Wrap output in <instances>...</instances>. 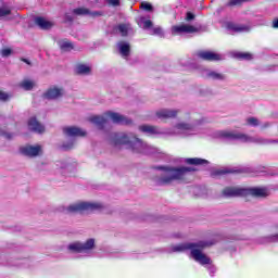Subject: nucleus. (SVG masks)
Returning a JSON list of instances; mask_svg holds the SVG:
<instances>
[{"label": "nucleus", "instance_id": "nucleus-42", "mask_svg": "<svg viewBox=\"0 0 278 278\" xmlns=\"http://www.w3.org/2000/svg\"><path fill=\"white\" fill-rule=\"evenodd\" d=\"M270 126V123L266 122L264 124H261V129H267V127Z\"/></svg>", "mask_w": 278, "mask_h": 278}, {"label": "nucleus", "instance_id": "nucleus-47", "mask_svg": "<svg viewBox=\"0 0 278 278\" xmlns=\"http://www.w3.org/2000/svg\"><path fill=\"white\" fill-rule=\"evenodd\" d=\"M61 168H66V164L61 163Z\"/></svg>", "mask_w": 278, "mask_h": 278}, {"label": "nucleus", "instance_id": "nucleus-9", "mask_svg": "<svg viewBox=\"0 0 278 278\" xmlns=\"http://www.w3.org/2000/svg\"><path fill=\"white\" fill-rule=\"evenodd\" d=\"M256 197L257 199H264L270 195V190L266 187H251L245 188V197Z\"/></svg>", "mask_w": 278, "mask_h": 278}, {"label": "nucleus", "instance_id": "nucleus-24", "mask_svg": "<svg viewBox=\"0 0 278 278\" xmlns=\"http://www.w3.org/2000/svg\"><path fill=\"white\" fill-rule=\"evenodd\" d=\"M58 45L61 51H73V49H75V46L73 45V42H71L67 39H60L58 41Z\"/></svg>", "mask_w": 278, "mask_h": 278}, {"label": "nucleus", "instance_id": "nucleus-4", "mask_svg": "<svg viewBox=\"0 0 278 278\" xmlns=\"http://www.w3.org/2000/svg\"><path fill=\"white\" fill-rule=\"evenodd\" d=\"M155 169L160 173V177L156 178L159 186H168L173 181H186L188 175L192 173V168L186 166H157Z\"/></svg>", "mask_w": 278, "mask_h": 278}, {"label": "nucleus", "instance_id": "nucleus-10", "mask_svg": "<svg viewBox=\"0 0 278 278\" xmlns=\"http://www.w3.org/2000/svg\"><path fill=\"white\" fill-rule=\"evenodd\" d=\"M198 31H199V28L188 24H181V25H176L172 27V34L174 36L176 35L181 36V34H197Z\"/></svg>", "mask_w": 278, "mask_h": 278}, {"label": "nucleus", "instance_id": "nucleus-25", "mask_svg": "<svg viewBox=\"0 0 278 278\" xmlns=\"http://www.w3.org/2000/svg\"><path fill=\"white\" fill-rule=\"evenodd\" d=\"M232 58H236L237 60H251L253 58L252 53L249 52H231Z\"/></svg>", "mask_w": 278, "mask_h": 278}, {"label": "nucleus", "instance_id": "nucleus-19", "mask_svg": "<svg viewBox=\"0 0 278 278\" xmlns=\"http://www.w3.org/2000/svg\"><path fill=\"white\" fill-rule=\"evenodd\" d=\"M28 128L30 131H35L36 134H42L45 132V126L36 119V117H31L28 121Z\"/></svg>", "mask_w": 278, "mask_h": 278}, {"label": "nucleus", "instance_id": "nucleus-39", "mask_svg": "<svg viewBox=\"0 0 278 278\" xmlns=\"http://www.w3.org/2000/svg\"><path fill=\"white\" fill-rule=\"evenodd\" d=\"M186 21H194V13L188 12L186 15Z\"/></svg>", "mask_w": 278, "mask_h": 278}, {"label": "nucleus", "instance_id": "nucleus-22", "mask_svg": "<svg viewBox=\"0 0 278 278\" xmlns=\"http://www.w3.org/2000/svg\"><path fill=\"white\" fill-rule=\"evenodd\" d=\"M35 23L40 29H51V27H53V22L48 21L45 17H36Z\"/></svg>", "mask_w": 278, "mask_h": 278}, {"label": "nucleus", "instance_id": "nucleus-28", "mask_svg": "<svg viewBox=\"0 0 278 278\" xmlns=\"http://www.w3.org/2000/svg\"><path fill=\"white\" fill-rule=\"evenodd\" d=\"M150 36H159V38H164V29L160 26L152 27L149 31Z\"/></svg>", "mask_w": 278, "mask_h": 278}, {"label": "nucleus", "instance_id": "nucleus-30", "mask_svg": "<svg viewBox=\"0 0 278 278\" xmlns=\"http://www.w3.org/2000/svg\"><path fill=\"white\" fill-rule=\"evenodd\" d=\"M245 125H249L250 127H260L262 123L256 117H248L245 119Z\"/></svg>", "mask_w": 278, "mask_h": 278}, {"label": "nucleus", "instance_id": "nucleus-43", "mask_svg": "<svg viewBox=\"0 0 278 278\" xmlns=\"http://www.w3.org/2000/svg\"><path fill=\"white\" fill-rule=\"evenodd\" d=\"M22 62H24L28 66H31V61H29V59H22Z\"/></svg>", "mask_w": 278, "mask_h": 278}, {"label": "nucleus", "instance_id": "nucleus-26", "mask_svg": "<svg viewBox=\"0 0 278 278\" xmlns=\"http://www.w3.org/2000/svg\"><path fill=\"white\" fill-rule=\"evenodd\" d=\"M117 30L121 33V36H127V34L132 31L130 24H119Z\"/></svg>", "mask_w": 278, "mask_h": 278}, {"label": "nucleus", "instance_id": "nucleus-11", "mask_svg": "<svg viewBox=\"0 0 278 278\" xmlns=\"http://www.w3.org/2000/svg\"><path fill=\"white\" fill-rule=\"evenodd\" d=\"M179 112L181 111L177 109H161L155 112V116L160 121H166L168 118H177Z\"/></svg>", "mask_w": 278, "mask_h": 278}, {"label": "nucleus", "instance_id": "nucleus-1", "mask_svg": "<svg viewBox=\"0 0 278 278\" xmlns=\"http://www.w3.org/2000/svg\"><path fill=\"white\" fill-rule=\"evenodd\" d=\"M199 125H201V121L192 119L190 123L180 122L173 128H160L157 126L143 124L140 125L138 129L141 134L153 136L154 138L160 136H181V138H188V136H195Z\"/></svg>", "mask_w": 278, "mask_h": 278}, {"label": "nucleus", "instance_id": "nucleus-29", "mask_svg": "<svg viewBox=\"0 0 278 278\" xmlns=\"http://www.w3.org/2000/svg\"><path fill=\"white\" fill-rule=\"evenodd\" d=\"M186 163L194 166H201L202 164H207V161L203 159H187Z\"/></svg>", "mask_w": 278, "mask_h": 278}, {"label": "nucleus", "instance_id": "nucleus-18", "mask_svg": "<svg viewBox=\"0 0 278 278\" xmlns=\"http://www.w3.org/2000/svg\"><path fill=\"white\" fill-rule=\"evenodd\" d=\"M245 188L228 187L224 189V197H245Z\"/></svg>", "mask_w": 278, "mask_h": 278}, {"label": "nucleus", "instance_id": "nucleus-41", "mask_svg": "<svg viewBox=\"0 0 278 278\" xmlns=\"http://www.w3.org/2000/svg\"><path fill=\"white\" fill-rule=\"evenodd\" d=\"M63 149H65V151H68V149H73V142H71L70 144L64 143Z\"/></svg>", "mask_w": 278, "mask_h": 278}, {"label": "nucleus", "instance_id": "nucleus-12", "mask_svg": "<svg viewBox=\"0 0 278 278\" xmlns=\"http://www.w3.org/2000/svg\"><path fill=\"white\" fill-rule=\"evenodd\" d=\"M21 153L27 157H38L42 154V147L40 146H26L21 148Z\"/></svg>", "mask_w": 278, "mask_h": 278}, {"label": "nucleus", "instance_id": "nucleus-6", "mask_svg": "<svg viewBox=\"0 0 278 278\" xmlns=\"http://www.w3.org/2000/svg\"><path fill=\"white\" fill-rule=\"evenodd\" d=\"M111 121V123H115L116 125H128L129 121L127 117L121 115L119 113H115L109 111L104 113V116L94 115L89 117V122L98 127V129H103L105 125Z\"/></svg>", "mask_w": 278, "mask_h": 278}, {"label": "nucleus", "instance_id": "nucleus-33", "mask_svg": "<svg viewBox=\"0 0 278 278\" xmlns=\"http://www.w3.org/2000/svg\"><path fill=\"white\" fill-rule=\"evenodd\" d=\"M140 9L146 10V12H151L153 10V5H151L149 2H142L140 4Z\"/></svg>", "mask_w": 278, "mask_h": 278}, {"label": "nucleus", "instance_id": "nucleus-13", "mask_svg": "<svg viewBox=\"0 0 278 278\" xmlns=\"http://www.w3.org/2000/svg\"><path fill=\"white\" fill-rule=\"evenodd\" d=\"M73 14L76 16H91V18H97L98 16H103L101 11H90L88 8H77L73 10Z\"/></svg>", "mask_w": 278, "mask_h": 278}, {"label": "nucleus", "instance_id": "nucleus-16", "mask_svg": "<svg viewBox=\"0 0 278 278\" xmlns=\"http://www.w3.org/2000/svg\"><path fill=\"white\" fill-rule=\"evenodd\" d=\"M202 75L206 79H212L213 81H225V79H227V75L216 71H204Z\"/></svg>", "mask_w": 278, "mask_h": 278}, {"label": "nucleus", "instance_id": "nucleus-2", "mask_svg": "<svg viewBox=\"0 0 278 278\" xmlns=\"http://www.w3.org/2000/svg\"><path fill=\"white\" fill-rule=\"evenodd\" d=\"M212 244H216V241H199L195 243H180L177 245L170 247L172 253H184L186 251H191L190 255L194 262L201 264L202 266H207L210 273H216V267L212 265V260L203 253V249L206 247H212Z\"/></svg>", "mask_w": 278, "mask_h": 278}, {"label": "nucleus", "instance_id": "nucleus-15", "mask_svg": "<svg viewBox=\"0 0 278 278\" xmlns=\"http://www.w3.org/2000/svg\"><path fill=\"white\" fill-rule=\"evenodd\" d=\"M63 134L68 138H84V136H86V130L75 126H67L63 128Z\"/></svg>", "mask_w": 278, "mask_h": 278}, {"label": "nucleus", "instance_id": "nucleus-45", "mask_svg": "<svg viewBox=\"0 0 278 278\" xmlns=\"http://www.w3.org/2000/svg\"><path fill=\"white\" fill-rule=\"evenodd\" d=\"M65 20H67V21H70V22H71V21H73V16H71V15L66 14V15H65Z\"/></svg>", "mask_w": 278, "mask_h": 278}, {"label": "nucleus", "instance_id": "nucleus-23", "mask_svg": "<svg viewBox=\"0 0 278 278\" xmlns=\"http://www.w3.org/2000/svg\"><path fill=\"white\" fill-rule=\"evenodd\" d=\"M64 92L60 88H50L46 93V99H60Z\"/></svg>", "mask_w": 278, "mask_h": 278}, {"label": "nucleus", "instance_id": "nucleus-8", "mask_svg": "<svg viewBox=\"0 0 278 278\" xmlns=\"http://www.w3.org/2000/svg\"><path fill=\"white\" fill-rule=\"evenodd\" d=\"M101 207H103L101 203L80 201L65 207L63 212H65V214H84L85 212H97V210H101Z\"/></svg>", "mask_w": 278, "mask_h": 278}, {"label": "nucleus", "instance_id": "nucleus-40", "mask_svg": "<svg viewBox=\"0 0 278 278\" xmlns=\"http://www.w3.org/2000/svg\"><path fill=\"white\" fill-rule=\"evenodd\" d=\"M76 75H90V71H77Z\"/></svg>", "mask_w": 278, "mask_h": 278}, {"label": "nucleus", "instance_id": "nucleus-35", "mask_svg": "<svg viewBox=\"0 0 278 278\" xmlns=\"http://www.w3.org/2000/svg\"><path fill=\"white\" fill-rule=\"evenodd\" d=\"M106 3L113 8H118V5H121V0H106Z\"/></svg>", "mask_w": 278, "mask_h": 278}, {"label": "nucleus", "instance_id": "nucleus-17", "mask_svg": "<svg viewBox=\"0 0 278 278\" xmlns=\"http://www.w3.org/2000/svg\"><path fill=\"white\" fill-rule=\"evenodd\" d=\"M117 51L124 60H127V58L131 55V46L129 45V42L119 41L117 43Z\"/></svg>", "mask_w": 278, "mask_h": 278}, {"label": "nucleus", "instance_id": "nucleus-31", "mask_svg": "<svg viewBox=\"0 0 278 278\" xmlns=\"http://www.w3.org/2000/svg\"><path fill=\"white\" fill-rule=\"evenodd\" d=\"M12 14V8L9 5H3L0 8V18H3V16H10Z\"/></svg>", "mask_w": 278, "mask_h": 278}, {"label": "nucleus", "instance_id": "nucleus-3", "mask_svg": "<svg viewBox=\"0 0 278 278\" xmlns=\"http://www.w3.org/2000/svg\"><path fill=\"white\" fill-rule=\"evenodd\" d=\"M111 142L114 144V147L129 144L134 153H141L142 155H153L155 153H160L157 148L144 143V141H141L137 137H129L123 132L112 135Z\"/></svg>", "mask_w": 278, "mask_h": 278}, {"label": "nucleus", "instance_id": "nucleus-32", "mask_svg": "<svg viewBox=\"0 0 278 278\" xmlns=\"http://www.w3.org/2000/svg\"><path fill=\"white\" fill-rule=\"evenodd\" d=\"M93 66L90 63H78L76 71H92Z\"/></svg>", "mask_w": 278, "mask_h": 278}, {"label": "nucleus", "instance_id": "nucleus-20", "mask_svg": "<svg viewBox=\"0 0 278 278\" xmlns=\"http://www.w3.org/2000/svg\"><path fill=\"white\" fill-rule=\"evenodd\" d=\"M226 29H228V31H230L232 34H240L242 31H249V26L237 25V24H233L231 22H228L226 24Z\"/></svg>", "mask_w": 278, "mask_h": 278}, {"label": "nucleus", "instance_id": "nucleus-21", "mask_svg": "<svg viewBox=\"0 0 278 278\" xmlns=\"http://www.w3.org/2000/svg\"><path fill=\"white\" fill-rule=\"evenodd\" d=\"M139 27H141V29H146L147 31H151L152 27H153V22L144 16L139 17V20L137 21Z\"/></svg>", "mask_w": 278, "mask_h": 278}, {"label": "nucleus", "instance_id": "nucleus-14", "mask_svg": "<svg viewBox=\"0 0 278 278\" xmlns=\"http://www.w3.org/2000/svg\"><path fill=\"white\" fill-rule=\"evenodd\" d=\"M198 58H200L201 60H206L207 62H218L223 60V54H218L213 51L203 50L198 52Z\"/></svg>", "mask_w": 278, "mask_h": 278}, {"label": "nucleus", "instance_id": "nucleus-37", "mask_svg": "<svg viewBox=\"0 0 278 278\" xmlns=\"http://www.w3.org/2000/svg\"><path fill=\"white\" fill-rule=\"evenodd\" d=\"M10 96L3 91H0V101H8Z\"/></svg>", "mask_w": 278, "mask_h": 278}, {"label": "nucleus", "instance_id": "nucleus-7", "mask_svg": "<svg viewBox=\"0 0 278 278\" xmlns=\"http://www.w3.org/2000/svg\"><path fill=\"white\" fill-rule=\"evenodd\" d=\"M97 248V240L94 238H89L86 241H75L67 245V251L71 253H83L86 257L92 255V251Z\"/></svg>", "mask_w": 278, "mask_h": 278}, {"label": "nucleus", "instance_id": "nucleus-34", "mask_svg": "<svg viewBox=\"0 0 278 278\" xmlns=\"http://www.w3.org/2000/svg\"><path fill=\"white\" fill-rule=\"evenodd\" d=\"M0 54L2 58H10V55H12V49L4 48L0 51Z\"/></svg>", "mask_w": 278, "mask_h": 278}, {"label": "nucleus", "instance_id": "nucleus-5", "mask_svg": "<svg viewBox=\"0 0 278 278\" xmlns=\"http://www.w3.org/2000/svg\"><path fill=\"white\" fill-rule=\"evenodd\" d=\"M213 138H219L222 140H240L248 144H277V140L264 139L262 137H253L244 132H238L233 130H217L213 132Z\"/></svg>", "mask_w": 278, "mask_h": 278}, {"label": "nucleus", "instance_id": "nucleus-46", "mask_svg": "<svg viewBox=\"0 0 278 278\" xmlns=\"http://www.w3.org/2000/svg\"><path fill=\"white\" fill-rule=\"evenodd\" d=\"M227 173H231V170H222V172H219L220 175H225Z\"/></svg>", "mask_w": 278, "mask_h": 278}, {"label": "nucleus", "instance_id": "nucleus-44", "mask_svg": "<svg viewBox=\"0 0 278 278\" xmlns=\"http://www.w3.org/2000/svg\"><path fill=\"white\" fill-rule=\"evenodd\" d=\"M273 27L276 28V29L278 28V20H275V21L273 22Z\"/></svg>", "mask_w": 278, "mask_h": 278}, {"label": "nucleus", "instance_id": "nucleus-38", "mask_svg": "<svg viewBox=\"0 0 278 278\" xmlns=\"http://www.w3.org/2000/svg\"><path fill=\"white\" fill-rule=\"evenodd\" d=\"M0 136L7 137L8 140H12V138H14V135H12L10 132H2V131H0Z\"/></svg>", "mask_w": 278, "mask_h": 278}, {"label": "nucleus", "instance_id": "nucleus-27", "mask_svg": "<svg viewBox=\"0 0 278 278\" xmlns=\"http://www.w3.org/2000/svg\"><path fill=\"white\" fill-rule=\"evenodd\" d=\"M35 87H36V81L31 79H24L21 83V88H23L24 90H34Z\"/></svg>", "mask_w": 278, "mask_h": 278}, {"label": "nucleus", "instance_id": "nucleus-36", "mask_svg": "<svg viewBox=\"0 0 278 278\" xmlns=\"http://www.w3.org/2000/svg\"><path fill=\"white\" fill-rule=\"evenodd\" d=\"M244 1L249 0H230L229 5H240L241 3H244Z\"/></svg>", "mask_w": 278, "mask_h": 278}]
</instances>
